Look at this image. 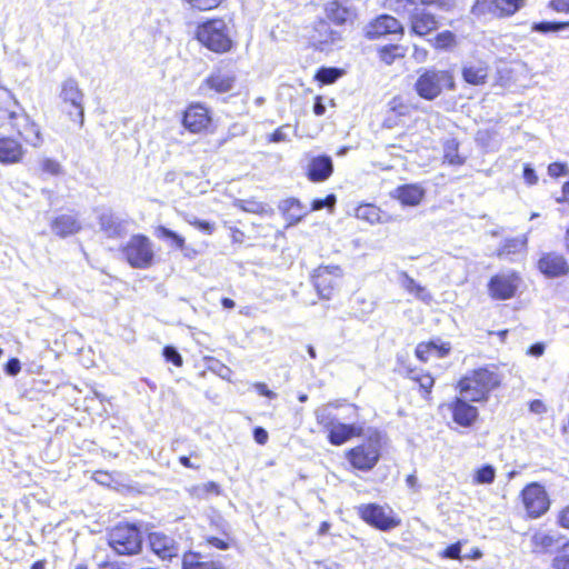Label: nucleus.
<instances>
[{
  "mask_svg": "<svg viewBox=\"0 0 569 569\" xmlns=\"http://www.w3.org/2000/svg\"><path fill=\"white\" fill-rule=\"evenodd\" d=\"M501 383V376L495 367L475 369L459 380L462 397L472 402L487 401L490 392Z\"/></svg>",
  "mask_w": 569,
  "mask_h": 569,
  "instance_id": "obj_1",
  "label": "nucleus"
},
{
  "mask_svg": "<svg viewBox=\"0 0 569 569\" xmlns=\"http://www.w3.org/2000/svg\"><path fill=\"white\" fill-rule=\"evenodd\" d=\"M198 41L216 53L229 52L233 47L232 32L223 19H210L198 26Z\"/></svg>",
  "mask_w": 569,
  "mask_h": 569,
  "instance_id": "obj_2",
  "label": "nucleus"
},
{
  "mask_svg": "<svg viewBox=\"0 0 569 569\" xmlns=\"http://www.w3.org/2000/svg\"><path fill=\"white\" fill-rule=\"evenodd\" d=\"M108 541L118 555H137L142 548V532L134 523H119L109 532Z\"/></svg>",
  "mask_w": 569,
  "mask_h": 569,
  "instance_id": "obj_3",
  "label": "nucleus"
},
{
  "mask_svg": "<svg viewBox=\"0 0 569 569\" xmlns=\"http://www.w3.org/2000/svg\"><path fill=\"white\" fill-rule=\"evenodd\" d=\"M122 253L128 263L137 269H148L154 259L152 243L143 234L132 236L123 246Z\"/></svg>",
  "mask_w": 569,
  "mask_h": 569,
  "instance_id": "obj_4",
  "label": "nucleus"
},
{
  "mask_svg": "<svg viewBox=\"0 0 569 569\" xmlns=\"http://www.w3.org/2000/svg\"><path fill=\"white\" fill-rule=\"evenodd\" d=\"M380 447V433L375 431L367 442L348 452V460L356 469L369 471L379 461Z\"/></svg>",
  "mask_w": 569,
  "mask_h": 569,
  "instance_id": "obj_5",
  "label": "nucleus"
},
{
  "mask_svg": "<svg viewBox=\"0 0 569 569\" xmlns=\"http://www.w3.org/2000/svg\"><path fill=\"white\" fill-rule=\"evenodd\" d=\"M453 86L452 79L447 71L427 69L415 83L419 97L426 100H435L442 92L443 86Z\"/></svg>",
  "mask_w": 569,
  "mask_h": 569,
  "instance_id": "obj_6",
  "label": "nucleus"
},
{
  "mask_svg": "<svg viewBox=\"0 0 569 569\" xmlns=\"http://www.w3.org/2000/svg\"><path fill=\"white\" fill-rule=\"evenodd\" d=\"M60 98L64 103H70V106L74 108V112L71 110L68 111L69 116L74 122H78L80 126H82L84 121V94L79 88V83L76 79L68 78L62 82Z\"/></svg>",
  "mask_w": 569,
  "mask_h": 569,
  "instance_id": "obj_7",
  "label": "nucleus"
},
{
  "mask_svg": "<svg viewBox=\"0 0 569 569\" xmlns=\"http://www.w3.org/2000/svg\"><path fill=\"white\" fill-rule=\"evenodd\" d=\"M522 501L528 515L531 518H539L549 509V498L545 488L538 483L532 482L528 485L521 492Z\"/></svg>",
  "mask_w": 569,
  "mask_h": 569,
  "instance_id": "obj_8",
  "label": "nucleus"
},
{
  "mask_svg": "<svg viewBox=\"0 0 569 569\" xmlns=\"http://www.w3.org/2000/svg\"><path fill=\"white\" fill-rule=\"evenodd\" d=\"M517 12V6L510 0H477L471 13L478 18H503Z\"/></svg>",
  "mask_w": 569,
  "mask_h": 569,
  "instance_id": "obj_9",
  "label": "nucleus"
},
{
  "mask_svg": "<svg viewBox=\"0 0 569 569\" xmlns=\"http://www.w3.org/2000/svg\"><path fill=\"white\" fill-rule=\"evenodd\" d=\"M9 119L14 121L12 127L18 134L30 146L39 148L43 143V137L39 126L26 113L19 116L17 112H9Z\"/></svg>",
  "mask_w": 569,
  "mask_h": 569,
  "instance_id": "obj_10",
  "label": "nucleus"
},
{
  "mask_svg": "<svg viewBox=\"0 0 569 569\" xmlns=\"http://www.w3.org/2000/svg\"><path fill=\"white\" fill-rule=\"evenodd\" d=\"M359 515L361 518L369 523L370 526L382 530L388 531L397 526H399L400 521L395 517L387 515L383 508L376 503L362 505L359 508Z\"/></svg>",
  "mask_w": 569,
  "mask_h": 569,
  "instance_id": "obj_11",
  "label": "nucleus"
},
{
  "mask_svg": "<svg viewBox=\"0 0 569 569\" xmlns=\"http://www.w3.org/2000/svg\"><path fill=\"white\" fill-rule=\"evenodd\" d=\"M518 286L519 278L515 273H499L490 279L488 289L492 298L507 300L515 296Z\"/></svg>",
  "mask_w": 569,
  "mask_h": 569,
  "instance_id": "obj_12",
  "label": "nucleus"
},
{
  "mask_svg": "<svg viewBox=\"0 0 569 569\" xmlns=\"http://www.w3.org/2000/svg\"><path fill=\"white\" fill-rule=\"evenodd\" d=\"M420 3L415 12L409 17L411 31L417 36L423 37L438 29V20L435 14Z\"/></svg>",
  "mask_w": 569,
  "mask_h": 569,
  "instance_id": "obj_13",
  "label": "nucleus"
},
{
  "mask_svg": "<svg viewBox=\"0 0 569 569\" xmlns=\"http://www.w3.org/2000/svg\"><path fill=\"white\" fill-rule=\"evenodd\" d=\"M149 545L152 552L162 560H171L173 557H178V543L173 538L162 532H151L149 535Z\"/></svg>",
  "mask_w": 569,
  "mask_h": 569,
  "instance_id": "obj_14",
  "label": "nucleus"
},
{
  "mask_svg": "<svg viewBox=\"0 0 569 569\" xmlns=\"http://www.w3.org/2000/svg\"><path fill=\"white\" fill-rule=\"evenodd\" d=\"M27 153L22 143L11 137H0V163L11 166L20 163Z\"/></svg>",
  "mask_w": 569,
  "mask_h": 569,
  "instance_id": "obj_15",
  "label": "nucleus"
},
{
  "mask_svg": "<svg viewBox=\"0 0 569 569\" xmlns=\"http://www.w3.org/2000/svg\"><path fill=\"white\" fill-rule=\"evenodd\" d=\"M315 43L323 51L329 47L338 46L342 41L340 30L332 29L330 22L320 20L315 26V33L312 36Z\"/></svg>",
  "mask_w": 569,
  "mask_h": 569,
  "instance_id": "obj_16",
  "label": "nucleus"
},
{
  "mask_svg": "<svg viewBox=\"0 0 569 569\" xmlns=\"http://www.w3.org/2000/svg\"><path fill=\"white\" fill-rule=\"evenodd\" d=\"M332 172L333 161L327 154L312 157L308 162L307 177L312 182H323L330 178Z\"/></svg>",
  "mask_w": 569,
  "mask_h": 569,
  "instance_id": "obj_17",
  "label": "nucleus"
},
{
  "mask_svg": "<svg viewBox=\"0 0 569 569\" xmlns=\"http://www.w3.org/2000/svg\"><path fill=\"white\" fill-rule=\"evenodd\" d=\"M100 230L108 238H121L127 234V220L116 216L112 211L107 210L98 216Z\"/></svg>",
  "mask_w": 569,
  "mask_h": 569,
  "instance_id": "obj_18",
  "label": "nucleus"
},
{
  "mask_svg": "<svg viewBox=\"0 0 569 569\" xmlns=\"http://www.w3.org/2000/svg\"><path fill=\"white\" fill-rule=\"evenodd\" d=\"M402 32L401 23L393 17L383 14L372 21L367 29V37L376 39L386 34Z\"/></svg>",
  "mask_w": 569,
  "mask_h": 569,
  "instance_id": "obj_19",
  "label": "nucleus"
},
{
  "mask_svg": "<svg viewBox=\"0 0 569 569\" xmlns=\"http://www.w3.org/2000/svg\"><path fill=\"white\" fill-rule=\"evenodd\" d=\"M539 270L549 278L566 274L569 267L565 258L558 253H546L538 262Z\"/></svg>",
  "mask_w": 569,
  "mask_h": 569,
  "instance_id": "obj_20",
  "label": "nucleus"
},
{
  "mask_svg": "<svg viewBox=\"0 0 569 569\" xmlns=\"http://www.w3.org/2000/svg\"><path fill=\"white\" fill-rule=\"evenodd\" d=\"M182 122L191 132H200L208 127L210 118L204 107L196 104L186 110Z\"/></svg>",
  "mask_w": 569,
  "mask_h": 569,
  "instance_id": "obj_21",
  "label": "nucleus"
},
{
  "mask_svg": "<svg viewBox=\"0 0 569 569\" xmlns=\"http://www.w3.org/2000/svg\"><path fill=\"white\" fill-rule=\"evenodd\" d=\"M468 401L465 397L463 399L457 398L451 405L452 418L462 427H470L478 417V409Z\"/></svg>",
  "mask_w": 569,
  "mask_h": 569,
  "instance_id": "obj_22",
  "label": "nucleus"
},
{
  "mask_svg": "<svg viewBox=\"0 0 569 569\" xmlns=\"http://www.w3.org/2000/svg\"><path fill=\"white\" fill-rule=\"evenodd\" d=\"M236 74L231 70L217 68L207 79L206 83L210 89L219 93H226L233 89Z\"/></svg>",
  "mask_w": 569,
  "mask_h": 569,
  "instance_id": "obj_23",
  "label": "nucleus"
},
{
  "mask_svg": "<svg viewBox=\"0 0 569 569\" xmlns=\"http://www.w3.org/2000/svg\"><path fill=\"white\" fill-rule=\"evenodd\" d=\"M362 428L356 425L335 422L328 430V440L333 446H341L355 436H359Z\"/></svg>",
  "mask_w": 569,
  "mask_h": 569,
  "instance_id": "obj_24",
  "label": "nucleus"
},
{
  "mask_svg": "<svg viewBox=\"0 0 569 569\" xmlns=\"http://www.w3.org/2000/svg\"><path fill=\"white\" fill-rule=\"evenodd\" d=\"M335 274L341 276V269L339 266H325L319 267L313 276L315 287L321 299H330L332 287L326 283L325 276Z\"/></svg>",
  "mask_w": 569,
  "mask_h": 569,
  "instance_id": "obj_25",
  "label": "nucleus"
},
{
  "mask_svg": "<svg viewBox=\"0 0 569 569\" xmlns=\"http://www.w3.org/2000/svg\"><path fill=\"white\" fill-rule=\"evenodd\" d=\"M52 232L61 238L77 233L81 229L78 219L72 214H61L51 222Z\"/></svg>",
  "mask_w": 569,
  "mask_h": 569,
  "instance_id": "obj_26",
  "label": "nucleus"
},
{
  "mask_svg": "<svg viewBox=\"0 0 569 569\" xmlns=\"http://www.w3.org/2000/svg\"><path fill=\"white\" fill-rule=\"evenodd\" d=\"M487 77L488 66L483 61H471L462 68V78L469 84H482L486 82Z\"/></svg>",
  "mask_w": 569,
  "mask_h": 569,
  "instance_id": "obj_27",
  "label": "nucleus"
},
{
  "mask_svg": "<svg viewBox=\"0 0 569 569\" xmlns=\"http://www.w3.org/2000/svg\"><path fill=\"white\" fill-rule=\"evenodd\" d=\"M425 196V190L417 184L400 186L395 190V197L405 206H417Z\"/></svg>",
  "mask_w": 569,
  "mask_h": 569,
  "instance_id": "obj_28",
  "label": "nucleus"
},
{
  "mask_svg": "<svg viewBox=\"0 0 569 569\" xmlns=\"http://www.w3.org/2000/svg\"><path fill=\"white\" fill-rule=\"evenodd\" d=\"M279 209L283 212L286 219L289 220L290 223L299 222L307 213L301 202L296 198H288L281 201Z\"/></svg>",
  "mask_w": 569,
  "mask_h": 569,
  "instance_id": "obj_29",
  "label": "nucleus"
},
{
  "mask_svg": "<svg viewBox=\"0 0 569 569\" xmlns=\"http://www.w3.org/2000/svg\"><path fill=\"white\" fill-rule=\"evenodd\" d=\"M326 14L328 20L338 27L345 24L351 18L349 9L337 1H331L327 4Z\"/></svg>",
  "mask_w": 569,
  "mask_h": 569,
  "instance_id": "obj_30",
  "label": "nucleus"
},
{
  "mask_svg": "<svg viewBox=\"0 0 569 569\" xmlns=\"http://www.w3.org/2000/svg\"><path fill=\"white\" fill-rule=\"evenodd\" d=\"M418 3L416 0H386L385 6L390 11L401 16V17H410L412 12L417 9Z\"/></svg>",
  "mask_w": 569,
  "mask_h": 569,
  "instance_id": "obj_31",
  "label": "nucleus"
},
{
  "mask_svg": "<svg viewBox=\"0 0 569 569\" xmlns=\"http://www.w3.org/2000/svg\"><path fill=\"white\" fill-rule=\"evenodd\" d=\"M443 158L445 161L452 166H461L465 163V158L459 154V142L457 139H448L443 143Z\"/></svg>",
  "mask_w": 569,
  "mask_h": 569,
  "instance_id": "obj_32",
  "label": "nucleus"
},
{
  "mask_svg": "<svg viewBox=\"0 0 569 569\" xmlns=\"http://www.w3.org/2000/svg\"><path fill=\"white\" fill-rule=\"evenodd\" d=\"M154 234L159 239L168 242V244L170 247H173V248L180 249V250H182L184 248V238L164 226H159L156 229Z\"/></svg>",
  "mask_w": 569,
  "mask_h": 569,
  "instance_id": "obj_33",
  "label": "nucleus"
},
{
  "mask_svg": "<svg viewBox=\"0 0 569 569\" xmlns=\"http://www.w3.org/2000/svg\"><path fill=\"white\" fill-rule=\"evenodd\" d=\"M569 29V21H541L532 24V30L539 33L559 32Z\"/></svg>",
  "mask_w": 569,
  "mask_h": 569,
  "instance_id": "obj_34",
  "label": "nucleus"
},
{
  "mask_svg": "<svg viewBox=\"0 0 569 569\" xmlns=\"http://www.w3.org/2000/svg\"><path fill=\"white\" fill-rule=\"evenodd\" d=\"M409 378L416 382L419 383L420 389L429 395L431 392V389L435 383V379L429 373H422L417 370H410L409 371Z\"/></svg>",
  "mask_w": 569,
  "mask_h": 569,
  "instance_id": "obj_35",
  "label": "nucleus"
},
{
  "mask_svg": "<svg viewBox=\"0 0 569 569\" xmlns=\"http://www.w3.org/2000/svg\"><path fill=\"white\" fill-rule=\"evenodd\" d=\"M496 469L491 465H485L476 471L473 482L478 485H490L495 481Z\"/></svg>",
  "mask_w": 569,
  "mask_h": 569,
  "instance_id": "obj_36",
  "label": "nucleus"
},
{
  "mask_svg": "<svg viewBox=\"0 0 569 569\" xmlns=\"http://www.w3.org/2000/svg\"><path fill=\"white\" fill-rule=\"evenodd\" d=\"M525 247V241L518 238L508 239L499 249L498 256L500 258L509 257L516 252H519Z\"/></svg>",
  "mask_w": 569,
  "mask_h": 569,
  "instance_id": "obj_37",
  "label": "nucleus"
},
{
  "mask_svg": "<svg viewBox=\"0 0 569 569\" xmlns=\"http://www.w3.org/2000/svg\"><path fill=\"white\" fill-rule=\"evenodd\" d=\"M356 216L359 219L373 223L379 220V210L373 204H362L357 208Z\"/></svg>",
  "mask_w": 569,
  "mask_h": 569,
  "instance_id": "obj_38",
  "label": "nucleus"
},
{
  "mask_svg": "<svg viewBox=\"0 0 569 569\" xmlns=\"http://www.w3.org/2000/svg\"><path fill=\"white\" fill-rule=\"evenodd\" d=\"M437 49H447L456 41V36L451 31H443L438 33L433 39L429 40Z\"/></svg>",
  "mask_w": 569,
  "mask_h": 569,
  "instance_id": "obj_39",
  "label": "nucleus"
},
{
  "mask_svg": "<svg viewBox=\"0 0 569 569\" xmlns=\"http://www.w3.org/2000/svg\"><path fill=\"white\" fill-rule=\"evenodd\" d=\"M315 416L317 422L323 426L327 430H329V428L336 422L331 411L329 410V406L318 408Z\"/></svg>",
  "mask_w": 569,
  "mask_h": 569,
  "instance_id": "obj_40",
  "label": "nucleus"
},
{
  "mask_svg": "<svg viewBox=\"0 0 569 569\" xmlns=\"http://www.w3.org/2000/svg\"><path fill=\"white\" fill-rule=\"evenodd\" d=\"M552 569H569V542L555 556Z\"/></svg>",
  "mask_w": 569,
  "mask_h": 569,
  "instance_id": "obj_41",
  "label": "nucleus"
},
{
  "mask_svg": "<svg viewBox=\"0 0 569 569\" xmlns=\"http://www.w3.org/2000/svg\"><path fill=\"white\" fill-rule=\"evenodd\" d=\"M336 202H337L336 196L333 193H330L326 198L315 199L311 202V210L318 211V210L327 208L331 211L335 208Z\"/></svg>",
  "mask_w": 569,
  "mask_h": 569,
  "instance_id": "obj_42",
  "label": "nucleus"
},
{
  "mask_svg": "<svg viewBox=\"0 0 569 569\" xmlns=\"http://www.w3.org/2000/svg\"><path fill=\"white\" fill-rule=\"evenodd\" d=\"M182 2L187 3L192 9L206 11L217 8L222 0H182Z\"/></svg>",
  "mask_w": 569,
  "mask_h": 569,
  "instance_id": "obj_43",
  "label": "nucleus"
},
{
  "mask_svg": "<svg viewBox=\"0 0 569 569\" xmlns=\"http://www.w3.org/2000/svg\"><path fill=\"white\" fill-rule=\"evenodd\" d=\"M340 74L341 72L337 68H321L317 73V78L322 83H333Z\"/></svg>",
  "mask_w": 569,
  "mask_h": 569,
  "instance_id": "obj_44",
  "label": "nucleus"
},
{
  "mask_svg": "<svg viewBox=\"0 0 569 569\" xmlns=\"http://www.w3.org/2000/svg\"><path fill=\"white\" fill-rule=\"evenodd\" d=\"M400 48L398 46H386L381 48L379 51V56L381 61H383L387 64H391L397 57H400L401 53H399Z\"/></svg>",
  "mask_w": 569,
  "mask_h": 569,
  "instance_id": "obj_45",
  "label": "nucleus"
},
{
  "mask_svg": "<svg viewBox=\"0 0 569 569\" xmlns=\"http://www.w3.org/2000/svg\"><path fill=\"white\" fill-rule=\"evenodd\" d=\"M162 355L168 362H171L177 367L182 366V357L174 347L166 346L163 348Z\"/></svg>",
  "mask_w": 569,
  "mask_h": 569,
  "instance_id": "obj_46",
  "label": "nucleus"
},
{
  "mask_svg": "<svg viewBox=\"0 0 569 569\" xmlns=\"http://www.w3.org/2000/svg\"><path fill=\"white\" fill-rule=\"evenodd\" d=\"M433 341L429 342H420L416 348V356L419 360L426 362L429 358V355H432Z\"/></svg>",
  "mask_w": 569,
  "mask_h": 569,
  "instance_id": "obj_47",
  "label": "nucleus"
},
{
  "mask_svg": "<svg viewBox=\"0 0 569 569\" xmlns=\"http://www.w3.org/2000/svg\"><path fill=\"white\" fill-rule=\"evenodd\" d=\"M402 286L409 291L415 292L417 296L420 295L425 290L415 279H412L408 273L402 272Z\"/></svg>",
  "mask_w": 569,
  "mask_h": 569,
  "instance_id": "obj_48",
  "label": "nucleus"
},
{
  "mask_svg": "<svg viewBox=\"0 0 569 569\" xmlns=\"http://www.w3.org/2000/svg\"><path fill=\"white\" fill-rule=\"evenodd\" d=\"M41 168L44 172L51 176H58L61 173V166L59 162L52 159H44L41 163Z\"/></svg>",
  "mask_w": 569,
  "mask_h": 569,
  "instance_id": "obj_49",
  "label": "nucleus"
},
{
  "mask_svg": "<svg viewBox=\"0 0 569 569\" xmlns=\"http://www.w3.org/2000/svg\"><path fill=\"white\" fill-rule=\"evenodd\" d=\"M548 173L551 177L558 178L561 176H567L569 173L568 166L561 162H553L548 167Z\"/></svg>",
  "mask_w": 569,
  "mask_h": 569,
  "instance_id": "obj_50",
  "label": "nucleus"
},
{
  "mask_svg": "<svg viewBox=\"0 0 569 569\" xmlns=\"http://www.w3.org/2000/svg\"><path fill=\"white\" fill-rule=\"evenodd\" d=\"M461 542L458 541L456 543H452L450 546H448L442 552H441V557L442 558H448V559H460L461 556Z\"/></svg>",
  "mask_w": 569,
  "mask_h": 569,
  "instance_id": "obj_51",
  "label": "nucleus"
},
{
  "mask_svg": "<svg viewBox=\"0 0 569 569\" xmlns=\"http://www.w3.org/2000/svg\"><path fill=\"white\" fill-rule=\"evenodd\" d=\"M289 128H290L289 124L278 128L269 136V141L276 142V143L288 141V134H287L286 130Z\"/></svg>",
  "mask_w": 569,
  "mask_h": 569,
  "instance_id": "obj_52",
  "label": "nucleus"
},
{
  "mask_svg": "<svg viewBox=\"0 0 569 569\" xmlns=\"http://www.w3.org/2000/svg\"><path fill=\"white\" fill-rule=\"evenodd\" d=\"M189 223L197 227L199 230L204 231L208 234H211L214 230L213 224L206 220H199L194 218L192 221L189 220Z\"/></svg>",
  "mask_w": 569,
  "mask_h": 569,
  "instance_id": "obj_53",
  "label": "nucleus"
},
{
  "mask_svg": "<svg viewBox=\"0 0 569 569\" xmlns=\"http://www.w3.org/2000/svg\"><path fill=\"white\" fill-rule=\"evenodd\" d=\"M206 540L209 546L214 547L217 549H220V550L229 549V542L224 539L213 537V536H208V537H206Z\"/></svg>",
  "mask_w": 569,
  "mask_h": 569,
  "instance_id": "obj_54",
  "label": "nucleus"
},
{
  "mask_svg": "<svg viewBox=\"0 0 569 569\" xmlns=\"http://www.w3.org/2000/svg\"><path fill=\"white\" fill-rule=\"evenodd\" d=\"M21 366L17 358H11L4 366V371L9 376H16L20 372Z\"/></svg>",
  "mask_w": 569,
  "mask_h": 569,
  "instance_id": "obj_55",
  "label": "nucleus"
},
{
  "mask_svg": "<svg viewBox=\"0 0 569 569\" xmlns=\"http://www.w3.org/2000/svg\"><path fill=\"white\" fill-rule=\"evenodd\" d=\"M523 179L530 186L536 184L538 182V176L536 174L535 169L530 164H525L523 167Z\"/></svg>",
  "mask_w": 569,
  "mask_h": 569,
  "instance_id": "obj_56",
  "label": "nucleus"
},
{
  "mask_svg": "<svg viewBox=\"0 0 569 569\" xmlns=\"http://www.w3.org/2000/svg\"><path fill=\"white\" fill-rule=\"evenodd\" d=\"M254 389L258 391V393L260 396H264L269 399H276L277 398V393L273 392L272 390H270L266 383L263 382H257L254 385Z\"/></svg>",
  "mask_w": 569,
  "mask_h": 569,
  "instance_id": "obj_57",
  "label": "nucleus"
},
{
  "mask_svg": "<svg viewBox=\"0 0 569 569\" xmlns=\"http://www.w3.org/2000/svg\"><path fill=\"white\" fill-rule=\"evenodd\" d=\"M433 346L436 348H432V355H436L438 358L446 357L450 351V345L449 343H440L433 341Z\"/></svg>",
  "mask_w": 569,
  "mask_h": 569,
  "instance_id": "obj_58",
  "label": "nucleus"
},
{
  "mask_svg": "<svg viewBox=\"0 0 569 569\" xmlns=\"http://www.w3.org/2000/svg\"><path fill=\"white\" fill-rule=\"evenodd\" d=\"M253 438L259 445H264L268 440V432L262 427H256L253 429Z\"/></svg>",
  "mask_w": 569,
  "mask_h": 569,
  "instance_id": "obj_59",
  "label": "nucleus"
},
{
  "mask_svg": "<svg viewBox=\"0 0 569 569\" xmlns=\"http://www.w3.org/2000/svg\"><path fill=\"white\" fill-rule=\"evenodd\" d=\"M240 207L242 210H244L247 212H253V213H257L262 209L260 203L254 202V201H244V200L241 201Z\"/></svg>",
  "mask_w": 569,
  "mask_h": 569,
  "instance_id": "obj_60",
  "label": "nucleus"
},
{
  "mask_svg": "<svg viewBox=\"0 0 569 569\" xmlns=\"http://www.w3.org/2000/svg\"><path fill=\"white\" fill-rule=\"evenodd\" d=\"M550 7L556 11H568L569 12V0H552Z\"/></svg>",
  "mask_w": 569,
  "mask_h": 569,
  "instance_id": "obj_61",
  "label": "nucleus"
},
{
  "mask_svg": "<svg viewBox=\"0 0 569 569\" xmlns=\"http://www.w3.org/2000/svg\"><path fill=\"white\" fill-rule=\"evenodd\" d=\"M313 112L316 116H322L326 112V106L323 103L322 97L318 96L313 103Z\"/></svg>",
  "mask_w": 569,
  "mask_h": 569,
  "instance_id": "obj_62",
  "label": "nucleus"
},
{
  "mask_svg": "<svg viewBox=\"0 0 569 569\" xmlns=\"http://www.w3.org/2000/svg\"><path fill=\"white\" fill-rule=\"evenodd\" d=\"M190 493L197 498H206V487L204 485H197L189 489Z\"/></svg>",
  "mask_w": 569,
  "mask_h": 569,
  "instance_id": "obj_63",
  "label": "nucleus"
},
{
  "mask_svg": "<svg viewBox=\"0 0 569 569\" xmlns=\"http://www.w3.org/2000/svg\"><path fill=\"white\" fill-rule=\"evenodd\" d=\"M559 523L561 527L569 529V507L562 510L559 517Z\"/></svg>",
  "mask_w": 569,
  "mask_h": 569,
  "instance_id": "obj_64",
  "label": "nucleus"
}]
</instances>
